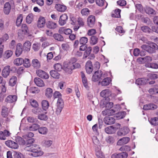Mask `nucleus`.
<instances>
[{
	"label": "nucleus",
	"instance_id": "obj_1",
	"mask_svg": "<svg viewBox=\"0 0 158 158\" xmlns=\"http://www.w3.org/2000/svg\"><path fill=\"white\" fill-rule=\"evenodd\" d=\"M26 146L24 149L26 151L32 152L29 154L31 156L35 157L41 156L43 154V152L40 150V148L37 145H30Z\"/></svg>",
	"mask_w": 158,
	"mask_h": 158
},
{
	"label": "nucleus",
	"instance_id": "obj_2",
	"mask_svg": "<svg viewBox=\"0 0 158 158\" xmlns=\"http://www.w3.org/2000/svg\"><path fill=\"white\" fill-rule=\"evenodd\" d=\"M115 112V110L113 109H107L102 112V114L104 115H108V116L104 118V122L107 125H110L114 124L115 122V119L113 117L109 116L114 114Z\"/></svg>",
	"mask_w": 158,
	"mask_h": 158
},
{
	"label": "nucleus",
	"instance_id": "obj_3",
	"mask_svg": "<svg viewBox=\"0 0 158 158\" xmlns=\"http://www.w3.org/2000/svg\"><path fill=\"white\" fill-rule=\"evenodd\" d=\"M141 47L143 49L151 54L155 53L156 50L158 49V45L153 42L150 43L148 45L143 44Z\"/></svg>",
	"mask_w": 158,
	"mask_h": 158
},
{
	"label": "nucleus",
	"instance_id": "obj_4",
	"mask_svg": "<svg viewBox=\"0 0 158 158\" xmlns=\"http://www.w3.org/2000/svg\"><path fill=\"white\" fill-rule=\"evenodd\" d=\"M105 77V75L103 74L101 71L98 70L94 73L92 76V80L94 82L99 81L100 82Z\"/></svg>",
	"mask_w": 158,
	"mask_h": 158
},
{
	"label": "nucleus",
	"instance_id": "obj_5",
	"mask_svg": "<svg viewBox=\"0 0 158 158\" xmlns=\"http://www.w3.org/2000/svg\"><path fill=\"white\" fill-rule=\"evenodd\" d=\"M14 4L13 0H10L9 2H6L4 5L3 11L4 13L6 15L9 14L11 10V5Z\"/></svg>",
	"mask_w": 158,
	"mask_h": 158
},
{
	"label": "nucleus",
	"instance_id": "obj_6",
	"mask_svg": "<svg viewBox=\"0 0 158 158\" xmlns=\"http://www.w3.org/2000/svg\"><path fill=\"white\" fill-rule=\"evenodd\" d=\"M117 125L118 126L117 127L115 126H111L106 127L105 129V132L108 134L114 133L119 128L120 126V125L119 123H117Z\"/></svg>",
	"mask_w": 158,
	"mask_h": 158
},
{
	"label": "nucleus",
	"instance_id": "obj_7",
	"mask_svg": "<svg viewBox=\"0 0 158 158\" xmlns=\"http://www.w3.org/2000/svg\"><path fill=\"white\" fill-rule=\"evenodd\" d=\"M5 144L7 146L12 149H17L19 148L18 143L12 140H7L5 142Z\"/></svg>",
	"mask_w": 158,
	"mask_h": 158
},
{
	"label": "nucleus",
	"instance_id": "obj_8",
	"mask_svg": "<svg viewBox=\"0 0 158 158\" xmlns=\"http://www.w3.org/2000/svg\"><path fill=\"white\" fill-rule=\"evenodd\" d=\"M95 17L93 15L89 16L87 18V24L90 27H93L95 26Z\"/></svg>",
	"mask_w": 158,
	"mask_h": 158
},
{
	"label": "nucleus",
	"instance_id": "obj_9",
	"mask_svg": "<svg viewBox=\"0 0 158 158\" xmlns=\"http://www.w3.org/2000/svg\"><path fill=\"white\" fill-rule=\"evenodd\" d=\"M68 16L66 14H64L61 15L59 20V23L61 26L64 25L66 23Z\"/></svg>",
	"mask_w": 158,
	"mask_h": 158
},
{
	"label": "nucleus",
	"instance_id": "obj_10",
	"mask_svg": "<svg viewBox=\"0 0 158 158\" xmlns=\"http://www.w3.org/2000/svg\"><path fill=\"white\" fill-rule=\"evenodd\" d=\"M36 73L38 76L42 78L47 79L49 77V75L45 71L41 69L37 70Z\"/></svg>",
	"mask_w": 158,
	"mask_h": 158
},
{
	"label": "nucleus",
	"instance_id": "obj_11",
	"mask_svg": "<svg viewBox=\"0 0 158 158\" xmlns=\"http://www.w3.org/2000/svg\"><path fill=\"white\" fill-rule=\"evenodd\" d=\"M73 68L71 64L65 63L64 64V70L66 73L71 74L73 70Z\"/></svg>",
	"mask_w": 158,
	"mask_h": 158
},
{
	"label": "nucleus",
	"instance_id": "obj_12",
	"mask_svg": "<svg viewBox=\"0 0 158 158\" xmlns=\"http://www.w3.org/2000/svg\"><path fill=\"white\" fill-rule=\"evenodd\" d=\"M85 68L86 72L88 74H90L93 70L92 62L90 60H88L86 63Z\"/></svg>",
	"mask_w": 158,
	"mask_h": 158
},
{
	"label": "nucleus",
	"instance_id": "obj_13",
	"mask_svg": "<svg viewBox=\"0 0 158 158\" xmlns=\"http://www.w3.org/2000/svg\"><path fill=\"white\" fill-rule=\"evenodd\" d=\"M11 133L6 130H5L3 131H0V139L2 140H5L6 138L10 136Z\"/></svg>",
	"mask_w": 158,
	"mask_h": 158
},
{
	"label": "nucleus",
	"instance_id": "obj_14",
	"mask_svg": "<svg viewBox=\"0 0 158 158\" xmlns=\"http://www.w3.org/2000/svg\"><path fill=\"white\" fill-rule=\"evenodd\" d=\"M128 154L126 152H122L119 153L113 154L111 158H126L128 156Z\"/></svg>",
	"mask_w": 158,
	"mask_h": 158
},
{
	"label": "nucleus",
	"instance_id": "obj_15",
	"mask_svg": "<svg viewBox=\"0 0 158 158\" xmlns=\"http://www.w3.org/2000/svg\"><path fill=\"white\" fill-rule=\"evenodd\" d=\"M129 132V130L127 127H124L120 129L117 132L119 136H123L126 135Z\"/></svg>",
	"mask_w": 158,
	"mask_h": 158
},
{
	"label": "nucleus",
	"instance_id": "obj_16",
	"mask_svg": "<svg viewBox=\"0 0 158 158\" xmlns=\"http://www.w3.org/2000/svg\"><path fill=\"white\" fill-rule=\"evenodd\" d=\"M55 7L57 11L60 12H64L67 9V7L65 5L60 4H56Z\"/></svg>",
	"mask_w": 158,
	"mask_h": 158
},
{
	"label": "nucleus",
	"instance_id": "obj_17",
	"mask_svg": "<svg viewBox=\"0 0 158 158\" xmlns=\"http://www.w3.org/2000/svg\"><path fill=\"white\" fill-rule=\"evenodd\" d=\"M148 79L144 78H139L135 81V84L138 85H143L148 82Z\"/></svg>",
	"mask_w": 158,
	"mask_h": 158
},
{
	"label": "nucleus",
	"instance_id": "obj_18",
	"mask_svg": "<svg viewBox=\"0 0 158 158\" xmlns=\"http://www.w3.org/2000/svg\"><path fill=\"white\" fill-rule=\"evenodd\" d=\"M58 32L61 34H64L68 35L71 34L72 32V31L70 29L65 28L64 27H61L59 29Z\"/></svg>",
	"mask_w": 158,
	"mask_h": 158
},
{
	"label": "nucleus",
	"instance_id": "obj_19",
	"mask_svg": "<svg viewBox=\"0 0 158 158\" xmlns=\"http://www.w3.org/2000/svg\"><path fill=\"white\" fill-rule=\"evenodd\" d=\"M10 71V67L7 66L4 68L2 72V75L4 77L6 78L9 74Z\"/></svg>",
	"mask_w": 158,
	"mask_h": 158
},
{
	"label": "nucleus",
	"instance_id": "obj_20",
	"mask_svg": "<svg viewBox=\"0 0 158 158\" xmlns=\"http://www.w3.org/2000/svg\"><path fill=\"white\" fill-rule=\"evenodd\" d=\"M130 139L128 137H124L119 139L117 143L118 145H121L127 143L130 141Z\"/></svg>",
	"mask_w": 158,
	"mask_h": 158
},
{
	"label": "nucleus",
	"instance_id": "obj_21",
	"mask_svg": "<svg viewBox=\"0 0 158 158\" xmlns=\"http://www.w3.org/2000/svg\"><path fill=\"white\" fill-rule=\"evenodd\" d=\"M23 49L22 45L20 43L17 44L16 47V49L15 52V55L17 56H19L22 53Z\"/></svg>",
	"mask_w": 158,
	"mask_h": 158
},
{
	"label": "nucleus",
	"instance_id": "obj_22",
	"mask_svg": "<svg viewBox=\"0 0 158 158\" xmlns=\"http://www.w3.org/2000/svg\"><path fill=\"white\" fill-rule=\"evenodd\" d=\"M17 99V97L16 95H9L6 98L5 102L9 103H12L16 101Z\"/></svg>",
	"mask_w": 158,
	"mask_h": 158
},
{
	"label": "nucleus",
	"instance_id": "obj_23",
	"mask_svg": "<svg viewBox=\"0 0 158 158\" xmlns=\"http://www.w3.org/2000/svg\"><path fill=\"white\" fill-rule=\"evenodd\" d=\"M34 81L35 84L39 87H42L44 86L43 81L39 78H35L34 79Z\"/></svg>",
	"mask_w": 158,
	"mask_h": 158
},
{
	"label": "nucleus",
	"instance_id": "obj_24",
	"mask_svg": "<svg viewBox=\"0 0 158 158\" xmlns=\"http://www.w3.org/2000/svg\"><path fill=\"white\" fill-rule=\"evenodd\" d=\"M100 95L104 98H108L111 95V93L110 90L106 89L102 90L100 93Z\"/></svg>",
	"mask_w": 158,
	"mask_h": 158
},
{
	"label": "nucleus",
	"instance_id": "obj_25",
	"mask_svg": "<svg viewBox=\"0 0 158 158\" xmlns=\"http://www.w3.org/2000/svg\"><path fill=\"white\" fill-rule=\"evenodd\" d=\"M157 106L153 104H149L144 106L143 109L145 110H154L157 108Z\"/></svg>",
	"mask_w": 158,
	"mask_h": 158
},
{
	"label": "nucleus",
	"instance_id": "obj_26",
	"mask_svg": "<svg viewBox=\"0 0 158 158\" xmlns=\"http://www.w3.org/2000/svg\"><path fill=\"white\" fill-rule=\"evenodd\" d=\"M31 43L29 41H26L23 44V50L24 51L26 52H29L30 51Z\"/></svg>",
	"mask_w": 158,
	"mask_h": 158
},
{
	"label": "nucleus",
	"instance_id": "obj_27",
	"mask_svg": "<svg viewBox=\"0 0 158 158\" xmlns=\"http://www.w3.org/2000/svg\"><path fill=\"white\" fill-rule=\"evenodd\" d=\"M45 23V18L42 17H40L39 19L37 26L39 28L43 27Z\"/></svg>",
	"mask_w": 158,
	"mask_h": 158
},
{
	"label": "nucleus",
	"instance_id": "obj_28",
	"mask_svg": "<svg viewBox=\"0 0 158 158\" xmlns=\"http://www.w3.org/2000/svg\"><path fill=\"white\" fill-rule=\"evenodd\" d=\"M49 105L48 101L46 100H43L41 102V106L43 110L46 111L48 108Z\"/></svg>",
	"mask_w": 158,
	"mask_h": 158
},
{
	"label": "nucleus",
	"instance_id": "obj_29",
	"mask_svg": "<svg viewBox=\"0 0 158 158\" xmlns=\"http://www.w3.org/2000/svg\"><path fill=\"white\" fill-rule=\"evenodd\" d=\"M145 11L147 14L151 16H153L156 14V12L152 8L149 7H147Z\"/></svg>",
	"mask_w": 158,
	"mask_h": 158
},
{
	"label": "nucleus",
	"instance_id": "obj_30",
	"mask_svg": "<svg viewBox=\"0 0 158 158\" xmlns=\"http://www.w3.org/2000/svg\"><path fill=\"white\" fill-rule=\"evenodd\" d=\"M103 80L101 82L102 86H106L108 85L111 82V80L110 78L109 77H105L102 79Z\"/></svg>",
	"mask_w": 158,
	"mask_h": 158
},
{
	"label": "nucleus",
	"instance_id": "obj_31",
	"mask_svg": "<svg viewBox=\"0 0 158 158\" xmlns=\"http://www.w3.org/2000/svg\"><path fill=\"white\" fill-rule=\"evenodd\" d=\"M9 113V111L8 108L5 106H2L1 114L3 117H6Z\"/></svg>",
	"mask_w": 158,
	"mask_h": 158
},
{
	"label": "nucleus",
	"instance_id": "obj_32",
	"mask_svg": "<svg viewBox=\"0 0 158 158\" xmlns=\"http://www.w3.org/2000/svg\"><path fill=\"white\" fill-rule=\"evenodd\" d=\"M32 66L35 69H39L40 67V63L37 59H34L32 61Z\"/></svg>",
	"mask_w": 158,
	"mask_h": 158
},
{
	"label": "nucleus",
	"instance_id": "obj_33",
	"mask_svg": "<svg viewBox=\"0 0 158 158\" xmlns=\"http://www.w3.org/2000/svg\"><path fill=\"white\" fill-rule=\"evenodd\" d=\"M47 112H45L44 114L42 112L41 114L38 115V118L41 120L46 121L48 119V117L46 115Z\"/></svg>",
	"mask_w": 158,
	"mask_h": 158
},
{
	"label": "nucleus",
	"instance_id": "obj_34",
	"mask_svg": "<svg viewBox=\"0 0 158 158\" xmlns=\"http://www.w3.org/2000/svg\"><path fill=\"white\" fill-rule=\"evenodd\" d=\"M17 77L15 76H12L10 79L9 82V85L11 86L15 85L17 82Z\"/></svg>",
	"mask_w": 158,
	"mask_h": 158
},
{
	"label": "nucleus",
	"instance_id": "obj_35",
	"mask_svg": "<svg viewBox=\"0 0 158 158\" xmlns=\"http://www.w3.org/2000/svg\"><path fill=\"white\" fill-rule=\"evenodd\" d=\"M50 73L51 77L54 78L59 79L60 78V74L56 70H51Z\"/></svg>",
	"mask_w": 158,
	"mask_h": 158
},
{
	"label": "nucleus",
	"instance_id": "obj_36",
	"mask_svg": "<svg viewBox=\"0 0 158 158\" xmlns=\"http://www.w3.org/2000/svg\"><path fill=\"white\" fill-rule=\"evenodd\" d=\"M53 95V91L52 89L50 88H47L46 90L45 96L48 98H51Z\"/></svg>",
	"mask_w": 158,
	"mask_h": 158
},
{
	"label": "nucleus",
	"instance_id": "obj_37",
	"mask_svg": "<svg viewBox=\"0 0 158 158\" xmlns=\"http://www.w3.org/2000/svg\"><path fill=\"white\" fill-rule=\"evenodd\" d=\"M92 49V48L91 47H89L86 48L84 53L83 56L84 58H86L90 55Z\"/></svg>",
	"mask_w": 158,
	"mask_h": 158
},
{
	"label": "nucleus",
	"instance_id": "obj_38",
	"mask_svg": "<svg viewBox=\"0 0 158 158\" xmlns=\"http://www.w3.org/2000/svg\"><path fill=\"white\" fill-rule=\"evenodd\" d=\"M53 37L55 40L59 41H63L64 40L63 36L58 33L54 34L53 35Z\"/></svg>",
	"mask_w": 158,
	"mask_h": 158
},
{
	"label": "nucleus",
	"instance_id": "obj_39",
	"mask_svg": "<svg viewBox=\"0 0 158 158\" xmlns=\"http://www.w3.org/2000/svg\"><path fill=\"white\" fill-rule=\"evenodd\" d=\"M23 59L21 58H18L15 59L14 61L15 65L16 66L21 65L23 63Z\"/></svg>",
	"mask_w": 158,
	"mask_h": 158
},
{
	"label": "nucleus",
	"instance_id": "obj_40",
	"mask_svg": "<svg viewBox=\"0 0 158 158\" xmlns=\"http://www.w3.org/2000/svg\"><path fill=\"white\" fill-rule=\"evenodd\" d=\"M47 27L50 29H54L56 27V23L51 21H49L46 24Z\"/></svg>",
	"mask_w": 158,
	"mask_h": 158
},
{
	"label": "nucleus",
	"instance_id": "obj_41",
	"mask_svg": "<svg viewBox=\"0 0 158 158\" xmlns=\"http://www.w3.org/2000/svg\"><path fill=\"white\" fill-rule=\"evenodd\" d=\"M16 141L17 143L20 145L26 146V141L21 137H17L16 139Z\"/></svg>",
	"mask_w": 158,
	"mask_h": 158
},
{
	"label": "nucleus",
	"instance_id": "obj_42",
	"mask_svg": "<svg viewBox=\"0 0 158 158\" xmlns=\"http://www.w3.org/2000/svg\"><path fill=\"white\" fill-rule=\"evenodd\" d=\"M126 115V112L125 111H122L118 112L116 116L117 119H120L124 118Z\"/></svg>",
	"mask_w": 158,
	"mask_h": 158
},
{
	"label": "nucleus",
	"instance_id": "obj_43",
	"mask_svg": "<svg viewBox=\"0 0 158 158\" xmlns=\"http://www.w3.org/2000/svg\"><path fill=\"white\" fill-rule=\"evenodd\" d=\"M32 111L34 114L39 115L43 111V110L40 108L38 107L33 109Z\"/></svg>",
	"mask_w": 158,
	"mask_h": 158
},
{
	"label": "nucleus",
	"instance_id": "obj_44",
	"mask_svg": "<svg viewBox=\"0 0 158 158\" xmlns=\"http://www.w3.org/2000/svg\"><path fill=\"white\" fill-rule=\"evenodd\" d=\"M22 31L25 35L29 34V30L27 25L26 24H23L21 27Z\"/></svg>",
	"mask_w": 158,
	"mask_h": 158
},
{
	"label": "nucleus",
	"instance_id": "obj_45",
	"mask_svg": "<svg viewBox=\"0 0 158 158\" xmlns=\"http://www.w3.org/2000/svg\"><path fill=\"white\" fill-rule=\"evenodd\" d=\"M23 15L22 14L19 15L17 17L16 22V25L18 27H19L20 25L23 21Z\"/></svg>",
	"mask_w": 158,
	"mask_h": 158
},
{
	"label": "nucleus",
	"instance_id": "obj_46",
	"mask_svg": "<svg viewBox=\"0 0 158 158\" xmlns=\"http://www.w3.org/2000/svg\"><path fill=\"white\" fill-rule=\"evenodd\" d=\"M95 1L96 4L100 6H103L105 2L106 3L105 8H106L108 4L106 2L105 0H96Z\"/></svg>",
	"mask_w": 158,
	"mask_h": 158
},
{
	"label": "nucleus",
	"instance_id": "obj_47",
	"mask_svg": "<svg viewBox=\"0 0 158 158\" xmlns=\"http://www.w3.org/2000/svg\"><path fill=\"white\" fill-rule=\"evenodd\" d=\"M38 131L40 133L45 135L48 132V129L45 127H41L40 128L39 127Z\"/></svg>",
	"mask_w": 158,
	"mask_h": 158
},
{
	"label": "nucleus",
	"instance_id": "obj_48",
	"mask_svg": "<svg viewBox=\"0 0 158 158\" xmlns=\"http://www.w3.org/2000/svg\"><path fill=\"white\" fill-rule=\"evenodd\" d=\"M40 126L37 124H34L29 127V130L31 131H35L38 130Z\"/></svg>",
	"mask_w": 158,
	"mask_h": 158
},
{
	"label": "nucleus",
	"instance_id": "obj_49",
	"mask_svg": "<svg viewBox=\"0 0 158 158\" xmlns=\"http://www.w3.org/2000/svg\"><path fill=\"white\" fill-rule=\"evenodd\" d=\"M23 63L24 66L26 68H28L31 66L30 60L29 59L25 58L23 59Z\"/></svg>",
	"mask_w": 158,
	"mask_h": 158
},
{
	"label": "nucleus",
	"instance_id": "obj_50",
	"mask_svg": "<svg viewBox=\"0 0 158 158\" xmlns=\"http://www.w3.org/2000/svg\"><path fill=\"white\" fill-rule=\"evenodd\" d=\"M149 122L152 125H158V117L151 118Z\"/></svg>",
	"mask_w": 158,
	"mask_h": 158
},
{
	"label": "nucleus",
	"instance_id": "obj_51",
	"mask_svg": "<svg viewBox=\"0 0 158 158\" xmlns=\"http://www.w3.org/2000/svg\"><path fill=\"white\" fill-rule=\"evenodd\" d=\"M146 67L152 69H158V64L154 63H149L146 64Z\"/></svg>",
	"mask_w": 158,
	"mask_h": 158
},
{
	"label": "nucleus",
	"instance_id": "obj_52",
	"mask_svg": "<svg viewBox=\"0 0 158 158\" xmlns=\"http://www.w3.org/2000/svg\"><path fill=\"white\" fill-rule=\"evenodd\" d=\"M98 38L95 36H92L90 38V43L93 45L96 44L98 42Z\"/></svg>",
	"mask_w": 158,
	"mask_h": 158
},
{
	"label": "nucleus",
	"instance_id": "obj_53",
	"mask_svg": "<svg viewBox=\"0 0 158 158\" xmlns=\"http://www.w3.org/2000/svg\"><path fill=\"white\" fill-rule=\"evenodd\" d=\"M30 93L32 94L38 93L39 91L38 88L35 87H31L29 89Z\"/></svg>",
	"mask_w": 158,
	"mask_h": 158
},
{
	"label": "nucleus",
	"instance_id": "obj_54",
	"mask_svg": "<svg viewBox=\"0 0 158 158\" xmlns=\"http://www.w3.org/2000/svg\"><path fill=\"white\" fill-rule=\"evenodd\" d=\"M141 30L144 32L149 33L151 31V29L147 26H143L141 27Z\"/></svg>",
	"mask_w": 158,
	"mask_h": 158
},
{
	"label": "nucleus",
	"instance_id": "obj_55",
	"mask_svg": "<svg viewBox=\"0 0 158 158\" xmlns=\"http://www.w3.org/2000/svg\"><path fill=\"white\" fill-rule=\"evenodd\" d=\"M33 16L32 14H29L26 17V22L30 24L31 23L33 20Z\"/></svg>",
	"mask_w": 158,
	"mask_h": 158
},
{
	"label": "nucleus",
	"instance_id": "obj_56",
	"mask_svg": "<svg viewBox=\"0 0 158 158\" xmlns=\"http://www.w3.org/2000/svg\"><path fill=\"white\" fill-rule=\"evenodd\" d=\"M88 41V38L85 37H81L79 40V42L81 44H86Z\"/></svg>",
	"mask_w": 158,
	"mask_h": 158
},
{
	"label": "nucleus",
	"instance_id": "obj_57",
	"mask_svg": "<svg viewBox=\"0 0 158 158\" xmlns=\"http://www.w3.org/2000/svg\"><path fill=\"white\" fill-rule=\"evenodd\" d=\"M90 11L88 8H85L82 9L81 11V13L83 16H87L89 14Z\"/></svg>",
	"mask_w": 158,
	"mask_h": 158
},
{
	"label": "nucleus",
	"instance_id": "obj_58",
	"mask_svg": "<svg viewBox=\"0 0 158 158\" xmlns=\"http://www.w3.org/2000/svg\"><path fill=\"white\" fill-rule=\"evenodd\" d=\"M119 150L121 151H129L131 150L130 147L127 145H124L121 147Z\"/></svg>",
	"mask_w": 158,
	"mask_h": 158
},
{
	"label": "nucleus",
	"instance_id": "obj_59",
	"mask_svg": "<svg viewBox=\"0 0 158 158\" xmlns=\"http://www.w3.org/2000/svg\"><path fill=\"white\" fill-rule=\"evenodd\" d=\"M121 10L119 9L115 10L114 11V13L112 14V17L115 18H119L120 16Z\"/></svg>",
	"mask_w": 158,
	"mask_h": 158
},
{
	"label": "nucleus",
	"instance_id": "obj_60",
	"mask_svg": "<svg viewBox=\"0 0 158 158\" xmlns=\"http://www.w3.org/2000/svg\"><path fill=\"white\" fill-rule=\"evenodd\" d=\"M27 120L28 122L31 123H36L38 121L36 118L31 116L27 117Z\"/></svg>",
	"mask_w": 158,
	"mask_h": 158
},
{
	"label": "nucleus",
	"instance_id": "obj_61",
	"mask_svg": "<svg viewBox=\"0 0 158 158\" xmlns=\"http://www.w3.org/2000/svg\"><path fill=\"white\" fill-rule=\"evenodd\" d=\"M77 21L80 26L83 27L84 25L85 22L84 19L82 18L81 17H79L78 18Z\"/></svg>",
	"mask_w": 158,
	"mask_h": 158
},
{
	"label": "nucleus",
	"instance_id": "obj_62",
	"mask_svg": "<svg viewBox=\"0 0 158 158\" xmlns=\"http://www.w3.org/2000/svg\"><path fill=\"white\" fill-rule=\"evenodd\" d=\"M54 67L56 71H60L62 68V65L59 63L55 64L54 65Z\"/></svg>",
	"mask_w": 158,
	"mask_h": 158
},
{
	"label": "nucleus",
	"instance_id": "obj_63",
	"mask_svg": "<svg viewBox=\"0 0 158 158\" xmlns=\"http://www.w3.org/2000/svg\"><path fill=\"white\" fill-rule=\"evenodd\" d=\"M117 4L120 6H123L126 5V1L125 0H118L117 1Z\"/></svg>",
	"mask_w": 158,
	"mask_h": 158
},
{
	"label": "nucleus",
	"instance_id": "obj_64",
	"mask_svg": "<svg viewBox=\"0 0 158 158\" xmlns=\"http://www.w3.org/2000/svg\"><path fill=\"white\" fill-rule=\"evenodd\" d=\"M14 158H24V156L21 153L16 152L14 154Z\"/></svg>",
	"mask_w": 158,
	"mask_h": 158
}]
</instances>
